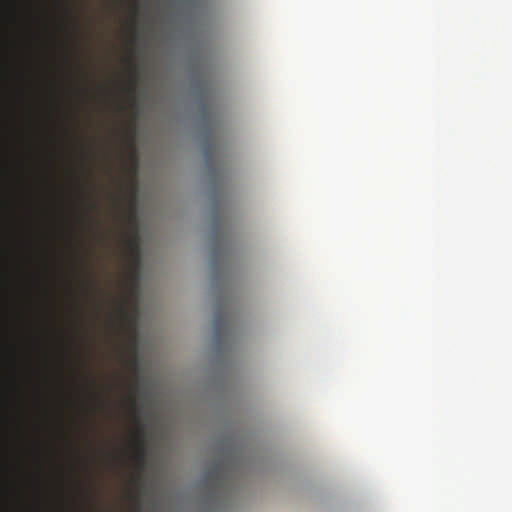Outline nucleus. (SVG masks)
Returning a JSON list of instances; mask_svg holds the SVG:
<instances>
[{
	"label": "nucleus",
	"mask_w": 512,
	"mask_h": 512,
	"mask_svg": "<svg viewBox=\"0 0 512 512\" xmlns=\"http://www.w3.org/2000/svg\"><path fill=\"white\" fill-rule=\"evenodd\" d=\"M134 444L136 449V458L139 462H142L145 457L144 429L142 426L137 427L134 435Z\"/></svg>",
	"instance_id": "2"
},
{
	"label": "nucleus",
	"mask_w": 512,
	"mask_h": 512,
	"mask_svg": "<svg viewBox=\"0 0 512 512\" xmlns=\"http://www.w3.org/2000/svg\"><path fill=\"white\" fill-rule=\"evenodd\" d=\"M131 407L134 414H136L137 408H136V401L134 398H131Z\"/></svg>",
	"instance_id": "3"
},
{
	"label": "nucleus",
	"mask_w": 512,
	"mask_h": 512,
	"mask_svg": "<svg viewBox=\"0 0 512 512\" xmlns=\"http://www.w3.org/2000/svg\"><path fill=\"white\" fill-rule=\"evenodd\" d=\"M214 330L216 336L220 337L222 334L228 336L231 332V316L228 311L227 305L215 315Z\"/></svg>",
	"instance_id": "1"
}]
</instances>
